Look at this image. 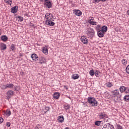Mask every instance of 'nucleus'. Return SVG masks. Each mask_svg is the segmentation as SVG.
Masks as SVG:
<instances>
[{
    "label": "nucleus",
    "mask_w": 129,
    "mask_h": 129,
    "mask_svg": "<svg viewBox=\"0 0 129 129\" xmlns=\"http://www.w3.org/2000/svg\"><path fill=\"white\" fill-rule=\"evenodd\" d=\"M101 122H102V121H96L95 122V125H97V126H99V125H100Z\"/></svg>",
    "instance_id": "33"
},
{
    "label": "nucleus",
    "mask_w": 129,
    "mask_h": 129,
    "mask_svg": "<svg viewBox=\"0 0 129 129\" xmlns=\"http://www.w3.org/2000/svg\"><path fill=\"white\" fill-rule=\"evenodd\" d=\"M8 127H10V126H11V123L10 122H7L6 123Z\"/></svg>",
    "instance_id": "44"
},
{
    "label": "nucleus",
    "mask_w": 129,
    "mask_h": 129,
    "mask_svg": "<svg viewBox=\"0 0 129 129\" xmlns=\"http://www.w3.org/2000/svg\"><path fill=\"white\" fill-rule=\"evenodd\" d=\"M5 3L8 4V5H11L12 3V0H4Z\"/></svg>",
    "instance_id": "37"
},
{
    "label": "nucleus",
    "mask_w": 129,
    "mask_h": 129,
    "mask_svg": "<svg viewBox=\"0 0 129 129\" xmlns=\"http://www.w3.org/2000/svg\"><path fill=\"white\" fill-rule=\"evenodd\" d=\"M74 12L76 16H78V17H80L82 15V12L79 10H74Z\"/></svg>",
    "instance_id": "15"
},
{
    "label": "nucleus",
    "mask_w": 129,
    "mask_h": 129,
    "mask_svg": "<svg viewBox=\"0 0 129 129\" xmlns=\"http://www.w3.org/2000/svg\"><path fill=\"white\" fill-rule=\"evenodd\" d=\"M117 129H122V126L119 124H117Z\"/></svg>",
    "instance_id": "40"
},
{
    "label": "nucleus",
    "mask_w": 129,
    "mask_h": 129,
    "mask_svg": "<svg viewBox=\"0 0 129 129\" xmlns=\"http://www.w3.org/2000/svg\"><path fill=\"white\" fill-rule=\"evenodd\" d=\"M99 118L101 120L105 119L106 118H108V115H107L104 112H101L98 114Z\"/></svg>",
    "instance_id": "4"
},
{
    "label": "nucleus",
    "mask_w": 129,
    "mask_h": 129,
    "mask_svg": "<svg viewBox=\"0 0 129 129\" xmlns=\"http://www.w3.org/2000/svg\"><path fill=\"white\" fill-rule=\"evenodd\" d=\"M53 19H54V17L53 16V14H51L50 15V18H49V20L51 21H54V20H53Z\"/></svg>",
    "instance_id": "42"
},
{
    "label": "nucleus",
    "mask_w": 129,
    "mask_h": 129,
    "mask_svg": "<svg viewBox=\"0 0 129 129\" xmlns=\"http://www.w3.org/2000/svg\"><path fill=\"white\" fill-rule=\"evenodd\" d=\"M31 57L33 61H36V60H39V56H38V55H37V54L36 53H33L32 54H31Z\"/></svg>",
    "instance_id": "14"
},
{
    "label": "nucleus",
    "mask_w": 129,
    "mask_h": 129,
    "mask_svg": "<svg viewBox=\"0 0 129 129\" xmlns=\"http://www.w3.org/2000/svg\"><path fill=\"white\" fill-rule=\"evenodd\" d=\"M65 129H70V128H68V127H67L65 128Z\"/></svg>",
    "instance_id": "51"
},
{
    "label": "nucleus",
    "mask_w": 129,
    "mask_h": 129,
    "mask_svg": "<svg viewBox=\"0 0 129 129\" xmlns=\"http://www.w3.org/2000/svg\"><path fill=\"white\" fill-rule=\"evenodd\" d=\"M42 52L45 54V55H48V48L46 47H43Z\"/></svg>",
    "instance_id": "22"
},
{
    "label": "nucleus",
    "mask_w": 129,
    "mask_h": 129,
    "mask_svg": "<svg viewBox=\"0 0 129 129\" xmlns=\"http://www.w3.org/2000/svg\"><path fill=\"white\" fill-rule=\"evenodd\" d=\"M125 89H126L125 88V87L122 86L119 88V90L120 91V92H124L125 91Z\"/></svg>",
    "instance_id": "26"
},
{
    "label": "nucleus",
    "mask_w": 129,
    "mask_h": 129,
    "mask_svg": "<svg viewBox=\"0 0 129 129\" xmlns=\"http://www.w3.org/2000/svg\"><path fill=\"white\" fill-rule=\"evenodd\" d=\"M1 35H2V31H1V29H0V36Z\"/></svg>",
    "instance_id": "50"
},
{
    "label": "nucleus",
    "mask_w": 129,
    "mask_h": 129,
    "mask_svg": "<svg viewBox=\"0 0 129 129\" xmlns=\"http://www.w3.org/2000/svg\"><path fill=\"white\" fill-rule=\"evenodd\" d=\"M43 5L45 7H46L47 9H51V8H52V3L48 0H44Z\"/></svg>",
    "instance_id": "7"
},
{
    "label": "nucleus",
    "mask_w": 129,
    "mask_h": 129,
    "mask_svg": "<svg viewBox=\"0 0 129 129\" xmlns=\"http://www.w3.org/2000/svg\"><path fill=\"white\" fill-rule=\"evenodd\" d=\"M101 31L104 32V33L107 32V26L105 25L103 26L101 28Z\"/></svg>",
    "instance_id": "21"
},
{
    "label": "nucleus",
    "mask_w": 129,
    "mask_h": 129,
    "mask_svg": "<svg viewBox=\"0 0 129 129\" xmlns=\"http://www.w3.org/2000/svg\"><path fill=\"white\" fill-rule=\"evenodd\" d=\"M51 14L50 13H47L45 14L44 18L46 19V20H50V17L51 16Z\"/></svg>",
    "instance_id": "24"
},
{
    "label": "nucleus",
    "mask_w": 129,
    "mask_h": 129,
    "mask_svg": "<svg viewBox=\"0 0 129 129\" xmlns=\"http://www.w3.org/2000/svg\"><path fill=\"white\" fill-rule=\"evenodd\" d=\"M2 41L3 42H7L8 41L9 38L6 35H2L1 38Z\"/></svg>",
    "instance_id": "20"
},
{
    "label": "nucleus",
    "mask_w": 129,
    "mask_h": 129,
    "mask_svg": "<svg viewBox=\"0 0 129 129\" xmlns=\"http://www.w3.org/2000/svg\"><path fill=\"white\" fill-rule=\"evenodd\" d=\"M12 114V112H11V110L10 109H7L6 112V115L7 116H10Z\"/></svg>",
    "instance_id": "27"
},
{
    "label": "nucleus",
    "mask_w": 129,
    "mask_h": 129,
    "mask_svg": "<svg viewBox=\"0 0 129 129\" xmlns=\"http://www.w3.org/2000/svg\"><path fill=\"white\" fill-rule=\"evenodd\" d=\"M81 41L85 45H87V44H88V39H87V38H86V37H85V36H83L81 37Z\"/></svg>",
    "instance_id": "10"
},
{
    "label": "nucleus",
    "mask_w": 129,
    "mask_h": 129,
    "mask_svg": "<svg viewBox=\"0 0 129 129\" xmlns=\"http://www.w3.org/2000/svg\"><path fill=\"white\" fill-rule=\"evenodd\" d=\"M106 85L107 87H109V88H110V87H112V86H113V83L109 82L106 84Z\"/></svg>",
    "instance_id": "25"
},
{
    "label": "nucleus",
    "mask_w": 129,
    "mask_h": 129,
    "mask_svg": "<svg viewBox=\"0 0 129 129\" xmlns=\"http://www.w3.org/2000/svg\"><path fill=\"white\" fill-rule=\"evenodd\" d=\"M50 110V107H45V111H43V113L45 114L46 113L47 111H49Z\"/></svg>",
    "instance_id": "36"
},
{
    "label": "nucleus",
    "mask_w": 129,
    "mask_h": 129,
    "mask_svg": "<svg viewBox=\"0 0 129 129\" xmlns=\"http://www.w3.org/2000/svg\"><path fill=\"white\" fill-rule=\"evenodd\" d=\"M0 50H1V51H5V50H7V44L4 43H1L0 44Z\"/></svg>",
    "instance_id": "12"
},
{
    "label": "nucleus",
    "mask_w": 129,
    "mask_h": 129,
    "mask_svg": "<svg viewBox=\"0 0 129 129\" xmlns=\"http://www.w3.org/2000/svg\"><path fill=\"white\" fill-rule=\"evenodd\" d=\"M4 121V119L0 117V123H2Z\"/></svg>",
    "instance_id": "45"
},
{
    "label": "nucleus",
    "mask_w": 129,
    "mask_h": 129,
    "mask_svg": "<svg viewBox=\"0 0 129 129\" xmlns=\"http://www.w3.org/2000/svg\"><path fill=\"white\" fill-rule=\"evenodd\" d=\"M105 33V32L100 30L99 31H97V35L99 38H102V37H104Z\"/></svg>",
    "instance_id": "16"
},
{
    "label": "nucleus",
    "mask_w": 129,
    "mask_h": 129,
    "mask_svg": "<svg viewBox=\"0 0 129 129\" xmlns=\"http://www.w3.org/2000/svg\"><path fill=\"white\" fill-rule=\"evenodd\" d=\"M100 2H102L103 3L104 2H106V0H99Z\"/></svg>",
    "instance_id": "47"
},
{
    "label": "nucleus",
    "mask_w": 129,
    "mask_h": 129,
    "mask_svg": "<svg viewBox=\"0 0 129 129\" xmlns=\"http://www.w3.org/2000/svg\"><path fill=\"white\" fill-rule=\"evenodd\" d=\"M18 9H19L18 6L12 7L11 8V13H12V14H16L18 12Z\"/></svg>",
    "instance_id": "17"
},
{
    "label": "nucleus",
    "mask_w": 129,
    "mask_h": 129,
    "mask_svg": "<svg viewBox=\"0 0 129 129\" xmlns=\"http://www.w3.org/2000/svg\"><path fill=\"white\" fill-rule=\"evenodd\" d=\"M6 88H9L10 89H13V88H14V91L19 90L17 89V86H15L13 83L7 84L6 85Z\"/></svg>",
    "instance_id": "6"
},
{
    "label": "nucleus",
    "mask_w": 129,
    "mask_h": 129,
    "mask_svg": "<svg viewBox=\"0 0 129 129\" xmlns=\"http://www.w3.org/2000/svg\"><path fill=\"white\" fill-rule=\"evenodd\" d=\"M88 102L92 106H97L98 102L94 98L89 97L88 98Z\"/></svg>",
    "instance_id": "3"
},
{
    "label": "nucleus",
    "mask_w": 129,
    "mask_h": 129,
    "mask_svg": "<svg viewBox=\"0 0 129 129\" xmlns=\"http://www.w3.org/2000/svg\"><path fill=\"white\" fill-rule=\"evenodd\" d=\"M64 88H65V89H68V88H67V87H66V86H64Z\"/></svg>",
    "instance_id": "49"
},
{
    "label": "nucleus",
    "mask_w": 129,
    "mask_h": 129,
    "mask_svg": "<svg viewBox=\"0 0 129 129\" xmlns=\"http://www.w3.org/2000/svg\"><path fill=\"white\" fill-rule=\"evenodd\" d=\"M88 23H89L90 25H92V26H96L98 24L97 22L94 21V18L93 17H89L88 19Z\"/></svg>",
    "instance_id": "5"
},
{
    "label": "nucleus",
    "mask_w": 129,
    "mask_h": 129,
    "mask_svg": "<svg viewBox=\"0 0 129 129\" xmlns=\"http://www.w3.org/2000/svg\"><path fill=\"white\" fill-rule=\"evenodd\" d=\"M40 128V124H37L36 126L34 127V129H39Z\"/></svg>",
    "instance_id": "43"
},
{
    "label": "nucleus",
    "mask_w": 129,
    "mask_h": 129,
    "mask_svg": "<svg viewBox=\"0 0 129 129\" xmlns=\"http://www.w3.org/2000/svg\"><path fill=\"white\" fill-rule=\"evenodd\" d=\"M53 97L54 99H59L60 97V93L55 92L53 94Z\"/></svg>",
    "instance_id": "19"
},
{
    "label": "nucleus",
    "mask_w": 129,
    "mask_h": 129,
    "mask_svg": "<svg viewBox=\"0 0 129 129\" xmlns=\"http://www.w3.org/2000/svg\"><path fill=\"white\" fill-rule=\"evenodd\" d=\"M64 119L65 118H64V116L63 115L58 116L57 117V120L59 122H60V123H63V122H64Z\"/></svg>",
    "instance_id": "11"
},
{
    "label": "nucleus",
    "mask_w": 129,
    "mask_h": 129,
    "mask_svg": "<svg viewBox=\"0 0 129 129\" xmlns=\"http://www.w3.org/2000/svg\"><path fill=\"white\" fill-rule=\"evenodd\" d=\"M95 73V72L94 70H91L89 72V74L91 76H94V74Z\"/></svg>",
    "instance_id": "31"
},
{
    "label": "nucleus",
    "mask_w": 129,
    "mask_h": 129,
    "mask_svg": "<svg viewBox=\"0 0 129 129\" xmlns=\"http://www.w3.org/2000/svg\"><path fill=\"white\" fill-rule=\"evenodd\" d=\"M125 71L127 74H129V64L126 67Z\"/></svg>",
    "instance_id": "39"
},
{
    "label": "nucleus",
    "mask_w": 129,
    "mask_h": 129,
    "mask_svg": "<svg viewBox=\"0 0 129 129\" xmlns=\"http://www.w3.org/2000/svg\"><path fill=\"white\" fill-rule=\"evenodd\" d=\"M121 62L123 65H126L127 64V60L125 59H122Z\"/></svg>",
    "instance_id": "35"
},
{
    "label": "nucleus",
    "mask_w": 129,
    "mask_h": 129,
    "mask_svg": "<svg viewBox=\"0 0 129 129\" xmlns=\"http://www.w3.org/2000/svg\"><path fill=\"white\" fill-rule=\"evenodd\" d=\"M124 100L125 101H126L127 102L129 101V95H126L124 97Z\"/></svg>",
    "instance_id": "32"
},
{
    "label": "nucleus",
    "mask_w": 129,
    "mask_h": 129,
    "mask_svg": "<svg viewBox=\"0 0 129 129\" xmlns=\"http://www.w3.org/2000/svg\"><path fill=\"white\" fill-rule=\"evenodd\" d=\"M100 0H95V3H97V4H98V3H99Z\"/></svg>",
    "instance_id": "46"
},
{
    "label": "nucleus",
    "mask_w": 129,
    "mask_h": 129,
    "mask_svg": "<svg viewBox=\"0 0 129 129\" xmlns=\"http://www.w3.org/2000/svg\"><path fill=\"white\" fill-rule=\"evenodd\" d=\"M95 76L96 77H99V76H100V72H99V71L96 70L95 71Z\"/></svg>",
    "instance_id": "29"
},
{
    "label": "nucleus",
    "mask_w": 129,
    "mask_h": 129,
    "mask_svg": "<svg viewBox=\"0 0 129 129\" xmlns=\"http://www.w3.org/2000/svg\"><path fill=\"white\" fill-rule=\"evenodd\" d=\"M102 129H114V127L109 123H107L103 125Z\"/></svg>",
    "instance_id": "8"
},
{
    "label": "nucleus",
    "mask_w": 129,
    "mask_h": 129,
    "mask_svg": "<svg viewBox=\"0 0 129 129\" xmlns=\"http://www.w3.org/2000/svg\"><path fill=\"white\" fill-rule=\"evenodd\" d=\"M40 2H43L44 0H40Z\"/></svg>",
    "instance_id": "52"
},
{
    "label": "nucleus",
    "mask_w": 129,
    "mask_h": 129,
    "mask_svg": "<svg viewBox=\"0 0 129 129\" xmlns=\"http://www.w3.org/2000/svg\"><path fill=\"white\" fill-rule=\"evenodd\" d=\"M45 25H46V26H49L50 27H53V26H55V23L52 21V20H46L45 21Z\"/></svg>",
    "instance_id": "9"
},
{
    "label": "nucleus",
    "mask_w": 129,
    "mask_h": 129,
    "mask_svg": "<svg viewBox=\"0 0 129 129\" xmlns=\"http://www.w3.org/2000/svg\"><path fill=\"white\" fill-rule=\"evenodd\" d=\"M17 20H18V22H22L23 21H24V18L21 17V16H18L16 17Z\"/></svg>",
    "instance_id": "28"
},
{
    "label": "nucleus",
    "mask_w": 129,
    "mask_h": 129,
    "mask_svg": "<svg viewBox=\"0 0 129 129\" xmlns=\"http://www.w3.org/2000/svg\"><path fill=\"white\" fill-rule=\"evenodd\" d=\"M10 49L12 50V51H15L16 50V45L14 44H12L11 45Z\"/></svg>",
    "instance_id": "30"
},
{
    "label": "nucleus",
    "mask_w": 129,
    "mask_h": 129,
    "mask_svg": "<svg viewBox=\"0 0 129 129\" xmlns=\"http://www.w3.org/2000/svg\"><path fill=\"white\" fill-rule=\"evenodd\" d=\"M64 108L66 109V110H67L68 109H70V106L69 105H64Z\"/></svg>",
    "instance_id": "38"
},
{
    "label": "nucleus",
    "mask_w": 129,
    "mask_h": 129,
    "mask_svg": "<svg viewBox=\"0 0 129 129\" xmlns=\"http://www.w3.org/2000/svg\"><path fill=\"white\" fill-rule=\"evenodd\" d=\"M86 34L88 38L91 39V38H93V37H94V34H95V32H94V30L93 28L90 27L87 28Z\"/></svg>",
    "instance_id": "2"
},
{
    "label": "nucleus",
    "mask_w": 129,
    "mask_h": 129,
    "mask_svg": "<svg viewBox=\"0 0 129 129\" xmlns=\"http://www.w3.org/2000/svg\"><path fill=\"white\" fill-rule=\"evenodd\" d=\"M2 89H7V85H2V86L1 87Z\"/></svg>",
    "instance_id": "41"
},
{
    "label": "nucleus",
    "mask_w": 129,
    "mask_h": 129,
    "mask_svg": "<svg viewBox=\"0 0 129 129\" xmlns=\"http://www.w3.org/2000/svg\"><path fill=\"white\" fill-rule=\"evenodd\" d=\"M72 78L74 80L78 79V78H79V75H78V74H73L72 76Z\"/></svg>",
    "instance_id": "23"
},
{
    "label": "nucleus",
    "mask_w": 129,
    "mask_h": 129,
    "mask_svg": "<svg viewBox=\"0 0 129 129\" xmlns=\"http://www.w3.org/2000/svg\"><path fill=\"white\" fill-rule=\"evenodd\" d=\"M96 30L97 32H98L101 30V27L100 25H98L96 26Z\"/></svg>",
    "instance_id": "34"
},
{
    "label": "nucleus",
    "mask_w": 129,
    "mask_h": 129,
    "mask_svg": "<svg viewBox=\"0 0 129 129\" xmlns=\"http://www.w3.org/2000/svg\"><path fill=\"white\" fill-rule=\"evenodd\" d=\"M39 64H45L46 63V58L43 56H41L39 59Z\"/></svg>",
    "instance_id": "13"
},
{
    "label": "nucleus",
    "mask_w": 129,
    "mask_h": 129,
    "mask_svg": "<svg viewBox=\"0 0 129 129\" xmlns=\"http://www.w3.org/2000/svg\"><path fill=\"white\" fill-rule=\"evenodd\" d=\"M7 95L8 97H9L10 98V97H11V96H13V95H14V91H13L12 90H10L8 91L7 92Z\"/></svg>",
    "instance_id": "18"
},
{
    "label": "nucleus",
    "mask_w": 129,
    "mask_h": 129,
    "mask_svg": "<svg viewBox=\"0 0 129 129\" xmlns=\"http://www.w3.org/2000/svg\"><path fill=\"white\" fill-rule=\"evenodd\" d=\"M112 97L114 101V102H117L118 100V98H120L121 97V95L119 94V92L118 90H114L112 91L111 92Z\"/></svg>",
    "instance_id": "1"
},
{
    "label": "nucleus",
    "mask_w": 129,
    "mask_h": 129,
    "mask_svg": "<svg viewBox=\"0 0 129 129\" xmlns=\"http://www.w3.org/2000/svg\"><path fill=\"white\" fill-rule=\"evenodd\" d=\"M127 15H128V16H129V10H128L127 11Z\"/></svg>",
    "instance_id": "48"
}]
</instances>
